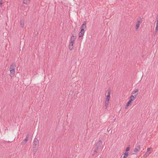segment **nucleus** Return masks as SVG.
I'll use <instances>...</instances> for the list:
<instances>
[{
  "label": "nucleus",
  "instance_id": "nucleus-1",
  "mask_svg": "<svg viewBox=\"0 0 158 158\" xmlns=\"http://www.w3.org/2000/svg\"><path fill=\"white\" fill-rule=\"evenodd\" d=\"M39 146V140L37 138H35L33 142L32 147L33 152L34 153L36 152Z\"/></svg>",
  "mask_w": 158,
  "mask_h": 158
},
{
  "label": "nucleus",
  "instance_id": "nucleus-4",
  "mask_svg": "<svg viewBox=\"0 0 158 158\" xmlns=\"http://www.w3.org/2000/svg\"><path fill=\"white\" fill-rule=\"evenodd\" d=\"M16 66V63L15 62L12 63L10 65V70L11 75L14 76L15 73V68Z\"/></svg>",
  "mask_w": 158,
  "mask_h": 158
},
{
  "label": "nucleus",
  "instance_id": "nucleus-22",
  "mask_svg": "<svg viewBox=\"0 0 158 158\" xmlns=\"http://www.w3.org/2000/svg\"><path fill=\"white\" fill-rule=\"evenodd\" d=\"M2 0L0 2V7H2Z\"/></svg>",
  "mask_w": 158,
  "mask_h": 158
},
{
  "label": "nucleus",
  "instance_id": "nucleus-16",
  "mask_svg": "<svg viewBox=\"0 0 158 158\" xmlns=\"http://www.w3.org/2000/svg\"><path fill=\"white\" fill-rule=\"evenodd\" d=\"M108 103L109 102L108 101H106L105 102V106L106 107V109L107 107H108Z\"/></svg>",
  "mask_w": 158,
  "mask_h": 158
},
{
  "label": "nucleus",
  "instance_id": "nucleus-8",
  "mask_svg": "<svg viewBox=\"0 0 158 158\" xmlns=\"http://www.w3.org/2000/svg\"><path fill=\"white\" fill-rule=\"evenodd\" d=\"M84 32V31H83V30H81L80 32L79 33V37H82L83 35Z\"/></svg>",
  "mask_w": 158,
  "mask_h": 158
},
{
  "label": "nucleus",
  "instance_id": "nucleus-5",
  "mask_svg": "<svg viewBox=\"0 0 158 158\" xmlns=\"http://www.w3.org/2000/svg\"><path fill=\"white\" fill-rule=\"evenodd\" d=\"M140 148V146L139 145H136L134 150V152L133 153V154H136L139 150Z\"/></svg>",
  "mask_w": 158,
  "mask_h": 158
},
{
  "label": "nucleus",
  "instance_id": "nucleus-18",
  "mask_svg": "<svg viewBox=\"0 0 158 158\" xmlns=\"http://www.w3.org/2000/svg\"><path fill=\"white\" fill-rule=\"evenodd\" d=\"M107 91H108V92H107L108 94L107 95H110V93H111V90H110V88L107 90Z\"/></svg>",
  "mask_w": 158,
  "mask_h": 158
},
{
  "label": "nucleus",
  "instance_id": "nucleus-26",
  "mask_svg": "<svg viewBox=\"0 0 158 158\" xmlns=\"http://www.w3.org/2000/svg\"><path fill=\"white\" fill-rule=\"evenodd\" d=\"M106 98H110V95H107L106 96Z\"/></svg>",
  "mask_w": 158,
  "mask_h": 158
},
{
  "label": "nucleus",
  "instance_id": "nucleus-7",
  "mask_svg": "<svg viewBox=\"0 0 158 158\" xmlns=\"http://www.w3.org/2000/svg\"><path fill=\"white\" fill-rule=\"evenodd\" d=\"M142 19H140V20H138L137 21L135 27V28L136 30H137L139 28V26L140 25V24L142 22Z\"/></svg>",
  "mask_w": 158,
  "mask_h": 158
},
{
  "label": "nucleus",
  "instance_id": "nucleus-11",
  "mask_svg": "<svg viewBox=\"0 0 158 158\" xmlns=\"http://www.w3.org/2000/svg\"><path fill=\"white\" fill-rule=\"evenodd\" d=\"M128 152L125 151V153H124V156L123 157L126 158L128 156Z\"/></svg>",
  "mask_w": 158,
  "mask_h": 158
},
{
  "label": "nucleus",
  "instance_id": "nucleus-25",
  "mask_svg": "<svg viewBox=\"0 0 158 158\" xmlns=\"http://www.w3.org/2000/svg\"><path fill=\"white\" fill-rule=\"evenodd\" d=\"M109 100H110V98H106V101H107H107L109 102Z\"/></svg>",
  "mask_w": 158,
  "mask_h": 158
},
{
  "label": "nucleus",
  "instance_id": "nucleus-14",
  "mask_svg": "<svg viewBox=\"0 0 158 158\" xmlns=\"http://www.w3.org/2000/svg\"><path fill=\"white\" fill-rule=\"evenodd\" d=\"M132 102L131 101H130L129 100V101L127 102V104L125 108H126Z\"/></svg>",
  "mask_w": 158,
  "mask_h": 158
},
{
  "label": "nucleus",
  "instance_id": "nucleus-3",
  "mask_svg": "<svg viewBox=\"0 0 158 158\" xmlns=\"http://www.w3.org/2000/svg\"><path fill=\"white\" fill-rule=\"evenodd\" d=\"M72 36L70 37L69 45V49L70 50H72L73 48V44L75 40L74 34L72 33Z\"/></svg>",
  "mask_w": 158,
  "mask_h": 158
},
{
  "label": "nucleus",
  "instance_id": "nucleus-24",
  "mask_svg": "<svg viewBox=\"0 0 158 158\" xmlns=\"http://www.w3.org/2000/svg\"><path fill=\"white\" fill-rule=\"evenodd\" d=\"M147 152H150V150H151V149L150 148H147Z\"/></svg>",
  "mask_w": 158,
  "mask_h": 158
},
{
  "label": "nucleus",
  "instance_id": "nucleus-28",
  "mask_svg": "<svg viewBox=\"0 0 158 158\" xmlns=\"http://www.w3.org/2000/svg\"><path fill=\"white\" fill-rule=\"evenodd\" d=\"M110 130V129H109V128H108L107 130V131H109Z\"/></svg>",
  "mask_w": 158,
  "mask_h": 158
},
{
  "label": "nucleus",
  "instance_id": "nucleus-9",
  "mask_svg": "<svg viewBox=\"0 0 158 158\" xmlns=\"http://www.w3.org/2000/svg\"><path fill=\"white\" fill-rule=\"evenodd\" d=\"M86 22H84L81 26V30H83V31H84V28L86 27Z\"/></svg>",
  "mask_w": 158,
  "mask_h": 158
},
{
  "label": "nucleus",
  "instance_id": "nucleus-21",
  "mask_svg": "<svg viewBox=\"0 0 158 158\" xmlns=\"http://www.w3.org/2000/svg\"><path fill=\"white\" fill-rule=\"evenodd\" d=\"M157 31H156L155 30V31L154 32L153 35L154 36H155L156 35V34Z\"/></svg>",
  "mask_w": 158,
  "mask_h": 158
},
{
  "label": "nucleus",
  "instance_id": "nucleus-10",
  "mask_svg": "<svg viewBox=\"0 0 158 158\" xmlns=\"http://www.w3.org/2000/svg\"><path fill=\"white\" fill-rule=\"evenodd\" d=\"M20 25L22 28L23 27L24 25V21L22 20H21L20 21Z\"/></svg>",
  "mask_w": 158,
  "mask_h": 158
},
{
  "label": "nucleus",
  "instance_id": "nucleus-17",
  "mask_svg": "<svg viewBox=\"0 0 158 158\" xmlns=\"http://www.w3.org/2000/svg\"><path fill=\"white\" fill-rule=\"evenodd\" d=\"M138 91V89H136L135 90H134L132 92V94H134L135 93H136Z\"/></svg>",
  "mask_w": 158,
  "mask_h": 158
},
{
  "label": "nucleus",
  "instance_id": "nucleus-6",
  "mask_svg": "<svg viewBox=\"0 0 158 158\" xmlns=\"http://www.w3.org/2000/svg\"><path fill=\"white\" fill-rule=\"evenodd\" d=\"M30 136V135L29 134H28L26 136V138L23 140L21 143V144L23 145H24L27 143V141L28 140V139Z\"/></svg>",
  "mask_w": 158,
  "mask_h": 158
},
{
  "label": "nucleus",
  "instance_id": "nucleus-23",
  "mask_svg": "<svg viewBox=\"0 0 158 158\" xmlns=\"http://www.w3.org/2000/svg\"><path fill=\"white\" fill-rule=\"evenodd\" d=\"M156 23H158V15H157L156 17Z\"/></svg>",
  "mask_w": 158,
  "mask_h": 158
},
{
  "label": "nucleus",
  "instance_id": "nucleus-27",
  "mask_svg": "<svg viewBox=\"0 0 158 158\" xmlns=\"http://www.w3.org/2000/svg\"><path fill=\"white\" fill-rule=\"evenodd\" d=\"M137 95H138V93H137L136 94L134 95V97L135 98V99Z\"/></svg>",
  "mask_w": 158,
  "mask_h": 158
},
{
  "label": "nucleus",
  "instance_id": "nucleus-13",
  "mask_svg": "<svg viewBox=\"0 0 158 158\" xmlns=\"http://www.w3.org/2000/svg\"><path fill=\"white\" fill-rule=\"evenodd\" d=\"M29 2L30 0H24L23 3L27 5L29 3Z\"/></svg>",
  "mask_w": 158,
  "mask_h": 158
},
{
  "label": "nucleus",
  "instance_id": "nucleus-19",
  "mask_svg": "<svg viewBox=\"0 0 158 158\" xmlns=\"http://www.w3.org/2000/svg\"><path fill=\"white\" fill-rule=\"evenodd\" d=\"M156 31H158V23H156V27L155 30Z\"/></svg>",
  "mask_w": 158,
  "mask_h": 158
},
{
  "label": "nucleus",
  "instance_id": "nucleus-2",
  "mask_svg": "<svg viewBox=\"0 0 158 158\" xmlns=\"http://www.w3.org/2000/svg\"><path fill=\"white\" fill-rule=\"evenodd\" d=\"M102 145V142L101 140L99 141L96 143L94 147V150L93 152V155H94L98 152V149H100L101 148V146Z\"/></svg>",
  "mask_w": 158,
  "mask_h": 158
},
{
  "label": "nucleus",
  "instance_id": "nucleus-15",
  "mask_svg": "<svg viewBox=\"0 0 158 158\" xmlns=\"http://www.w3.org/2000/svg\"><path fill=\"white\" fill-rule=\"evenodd\" d=\"M151 153V152H146L145 154L144 155V156L145 157H146L148 156H149V154Z\"/></svg>",
  "mask_w": 158,
  "mask_h": 158
},
{
  "label": "nucleus",
  "instance_id": "nucleus-20",
  "mask_svg": "<svg viewBox=\"0 0 158 158\" xmlns=\"http://www.w3.org/2000/svg\"><path fill=\"white\" fill-rule=\"evenodd\" d=\"M130 148L129 147H127V148L125 151L128 152L130 150Z\"/></svg>",
  "mask_w": 158,
  "mask_h": 158
},
{
  "label": "nucleus",
  "instance_id": "nucleus-12",
  "mask_svg": "<svg viewBox=\"0 0 158 158\" xmlns=\"http://www.w3.org/2000/svg\"><path fill=\"white\" fill-rule=\"evenodd\" d=\"M129 101L132 102L135 99V98L134 97V96L131 95V96L129 98Z\"/></svg>",
  "mask_w": 158,
  "mask_h": 158
}]
</instances>
